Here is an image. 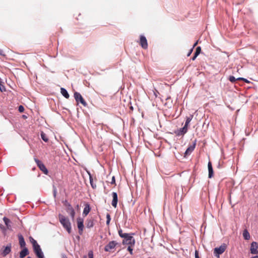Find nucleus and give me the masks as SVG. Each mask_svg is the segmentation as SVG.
I'll return each instance as SVG.
<instances>
[{
    "label": "nucleus",
    "mask_w": 258,
    "mask_h": 258,
    "mask_svg": "<svg viewBox=\"0 0 258 258\" xmlns=\"http://www.w3.org/2000/svg\"><path fill=\"white\" fill-rule=\"evenodd\" d=\"M118 234L120 237L123 238L122 244L134 246L135 244V239L133 235L134 233H123L121 229L118 230Z\"/></svg>",
    "instance_id": "f257e3e1"
},
{
    "label": "nucleus",
    "mask_w": 258,
    "mask_h": 258,
    "mask_svg": "<svg viewBox=\"0 0 258 258\" xmlns=\"http://www.w3.org/2000/svg\"><path fill=\"white\" fill-rule=\"evenodd\" d=\"M59 222L69 233L71 232V224L69 219L61 214L58 215Z\"/></svg>",
    "instance_id": "f03ea898"
},
{
    "label": "nucleus",
    "mask_w": 258,
    "mask_h": 258,
    "mask_svg": "<svg viewBox=\"0 0 258 258\" xmlns=\"http://www.w3.org/2000/svg\"><path fill=\"white\" fill-rule=\"evenodd\" d=\"M227 248V245L225 244H222L219 247H216L214 249V254L217 257H219V255L222 254Z\"/></svg>",
    "instance_id": "7ed1b4c3"
},
{
    "label": "nucleus",
    "mask_w": 258,
    "mask_h": 258,
    "mask_svg": "<svg viewBox=\"0 0 258 258\" xmlns=\"http://www.w3.org/2000/svg\"><path fill=\"white\" fill-rule=\"evenodd\" d=\"M64 206L66 207L67 212L70 215L72 219L74 220L75 216V211L74 208L67 201L65 202Z\"/></svg>",
    "instance_id": "20e7f679"
},
{
    "label": "nucleus",
    "mask_w": 258,
    "mask_h": 258,
    "mask_svg": "<svg viewBox=\"0 0 258 258\" xmlns=\"http://www.w3.org/2000/svg\"><path fill=\"white\" fill-rule=\"evenodd\" d=\"M74 97L75 98L76 101L79 103L80 102L83 106H87V104L85 100L83 99L82 96L80 93L78 92H75L74 93Z\"/></svg>",
    "instance_id": "39448f33"
},
{
    "label": "nucleus",
    "mask_w": 258,
    "mask_h": 258,
    "mask_svg": "<svg viewBox=\"0 0 258 258\" xmlns=\"http://www.w3.org/2000/svg\"><path fill=\"white\" fill-rule=\"evenodd\" d=\"M34 161H35L36 163L37 164L38 167L39 168V169L45 174H48V170L47 168H46L45 166L44 165V164L39 160H38L37 158H34Z\"/></svg>",
    "instance_id": "423d86ee"
},
{
    "label": "nucleus",
    "mask_w": 258,
    "mask_h": 258,
    "mask_svg": "<svg viewBox=\"0 0 258 258\" xmlns=\"http://www.w3.org/2000/svg\"><path fill=\"white\" fill-rule=\"evenodd\" d=\"M118 244L115 241H110L104 247V250L106 252H110L112 249H114Z\"/></svg>",
    "instance_id": "0eeeda50"
},
{
    "label": "nucleus",
    "mask_w": 258,
    "mask_h": 258,
    "mask_svg": "<svg viewBox=\"0 0 258 258\" xmlns=\"http://www.w3.org/2000/svg\"><path fill=\"white\" fill-rule=\"evenodd\" d=\"M77 226L79 229V233L80 235H82L84 230V220L79 217L77 219Z\"/></svg>",
    "instance_id": "6e6552de"
},
{
    "label": "nucleus",
    "mask_w": 258,
    "mask_h": 258,
    "mask_svg": "<svg viewBox=\"0 0 258 258\" xmlns=\"http://www.w3.org/2000/svg\"><path fill=\"white\" fill-rule=\"evenodd\" d=\"M250 252L253 254H258V243L252 242L250 245Z\"/></svg>",
    "instance_id": "1a4fd4ad"
},
{
    "label": "nucleus",
    "mask_w": 258,
    "mask_h": 258,
    "mask_svg": "<svg viewBox=\"0 0 258 258\" xmlns=\"http://www.w3.org/2000/svg\"><path fill=\"white\" fill-rule=\"evenodd\" d=\"M197 143V140H195L192 144L189 146L184 153V156H186L191 154V153L194 150Z\"/></svg>",
    "instance_id": "9d476101"
},
{
    "label": "nucleus",
    "mask_w": 258,
    "mask_h": 258,
    "mask_svg": "<svg viewBox=\"0 0 258 258\" xmlns=\"http://www.w3.org/2000/svg\"><path fill=\"white\" fill-rule=\"evenodd\" d=\"M140 44L144 49L148 48V43L146 37L143 35L140 36Z\"/></svg>",
    "instance_id": "9b49d317"
},
{
    "label": "nucleus",
    "mask_w": 258,
    "mask_h": 258,
    "mask_svg": "<svg viewBox=\"0 0 258 258\" xmlns=\"http://www.w3.org/2000/svg\"><path fill=\"white\" fill-rule=\"evenodd\" d=\"M34 251L37 256H40L41 255H42L43 253L41 250V249L40 248V246L39 244H37L36 245H35L33 246Z\"/></svg>",
    "instance_id": "f8f14e48"
},
{
    "label": "nucleus",
    "mask_w": 258,
    "mask_h": 258,
    "mask_svg": "<svg viewBox=\"0 0 258 258\" xmlns=\"http://www.w3.org/2000/svg\"><path fill=\"white\" fill-rule=\"evenodd\" d=\"M112 195L113 199L111 203V205L114 208H115L117 207V204L118 202L117 194L116 192H113Z\"/></svg>",
    "instance_id": "ddd939ff"
},
{
    "label": "nucleus",
    "mask_w": 258,
    "mask_h": 258,
    "mask_svg": "<svg viewBox=\"0 0 258 258\" xmlns=\"http://www.w3.org/2000/svg\"><path fill=\"white\" fill-rule=\"evenodd\" d=\"M188 128L184 126L183 127L180 128L177 132H175L177 136H183L187 133Z\"/></svg>",
    "instance_id": "4468645a"
},
{
    "label": "nucleus",
    "mask_w": 258,
    "mask_h": 258,
    "mask_svg": "<svg viewBox=\"0 0 258 258\" xmlns=\"http://www.w3.org/2000/svg\"><path fill=\"white\" fill-rule=\"evenodd\" d=\"M11 251V245L10 244L5 247L4 249L2 251L1 254L3 256H6L8 255Z\"/></svg>",
    "instance_id": "2eb2a0df"
},
{
    "label": "nucleus",
    "mask_w": 258,
    "mask_h": 258,
    "mask_svg": "<svg viewBox=\"0 0 258 258\" xmlns=\"http://www.w3.org/2000/svg\"><path fill=\"white\" fill-rule=\"evenodd\" d=\"M208 170H209L208 176H209V178H211L213 176L214 171H213V167H212V163L210 161H209L208 162Z\"/></svg>",
    "instance_id": "dca6fc26"
},
{
    "label": "nucleus",
    "mask_w": 258,
    "mask_h": 258,
    "mask_svg": "<svg viewBox=\"0 0 258 258\" xmlns=\"http://www.w3.org/2000/svg\"><path fill=\"white\" fill-rule=\"evenodd\" d=\"M19 244L21 248L26 247V243L23 236L22 235H19L18 236Z\"/></svg>",
    "instance_id": "f3484780"
},
{
    "label": "nucleus",
    "mask_w": 258,
    "mask_h": 258,
    "mask_svg": "<svg viewBox=\"0 0 258 258\" xmlns=\"http://www.w3.org/2000/svg\"><path fill=\"white\" fill-rule=\"evenodd\" d=\"M29 254V251L27 248L24 247L20 252V257L24 258Z\"/></svg>",
    "instance_id": "a211bd4d"
},
{
    "label": "nucleus",
    "mask_w": 258,
    "mask_h": 258,
    "mask_svg": "<svg viewBox=\"0 0 258 258\" xmlns=\"http://www.w3.org/2000/svg\"><path fill=\"white\" fill-rule=\"evenodd\" d=\"M90 210H91V208L90 207L89 205L88 204H86L85 205V208L84 209L83 214L85 216H86L89 214V213L90 212Z\"/></svg>",
    "instance_id": "6ab92c4d"
},
{
    "label": "nucleus",
    "mask_w": 258,
    "mask_h": 258,
    "mask_svg": "<svg viewBox=\"0 0 258 258\" xmlns=\"http://www.w3.org/2000/svg\"><path fill=\"white\" fill-rule=\"evenodd\" d=\"M86 227L88 228H90L94 226V221L92 219H87L86 222Z\"/></svg>",
    "instance_id": "aec40b11"
},
{
    "label": "nucleus",
    "mask_w": 258,
    "mask_h": 258,
    "mask_svg": "<svg viewBox=\"0 0 258 258\" xmlns=\"http://www.w3.org/2000/svg\"><path fill=\"white\" fill-rule=\"evenodd\" d=\"M192 118H193V115H191V114H190L189 116H187L186 117V120H185V124H184L185 126H186L187 128L188 127L189 123L191 121V120H192Z\"/></svg>",
    "instance_id": "412c9836"
},
{
    "label": "nucleus",
    "mask_w": 258,
    "mask_h": 258,
    "mask_svg": "<svg viewBox=\"0 0 258 258\" xmlns=\"http://www.w3.org/2000/svg\"><path fill=\"white\" fill-rule=\"evenodd\" d=\"M60 92L61 93V94L67 99H69V98L70 97V95L69 94V93H68L67 91L66 90V89H65L64 88H61L60 89Z\"/></svg>",
    "instance_id": "4be33fe9"
},
{
    "label": "nucleus",
    "mask_w": 258,
    "mask_h": 258,
    "mask_svg": "<svg viewBox=\"0 0 258 258\" xmlns=\"http://www.w3.org/2000/svg\"><path fill=\"white\" fill-rule=\"evenodd\" d=\"M242 235L244 239L249 240L250 239V234L246 229L243 230Z\"/></svg>",
    "instance_id": "5701e85b"
},
{
    "label": "nucleus",
    "mask_w": 258,
    "mask_h": 258,
    "mask_svg": "<svg viewBox=\"0 0 258 258\" xmlns=\"http://www.w3.org/2000/svg\"><path fill=\"white\" fill-rule=\"evenodd\" d=\"M3 220L5 222V224H6L7 228L8 229H9L11 227V225H10V223H11V221L8 219L7 218V217H4L3 218Z\"/></svg>",
    "instance_id": "b1692460"
},
{
    "label": "nucleus",
    "mask_w": 258,
    "mask_h": 258,
    "mask_svg": "<svg viewBox=\"0 0 258 258\" xmlns=\"http://www.w3.org/2000/svg\"><path fill=\"white\" fill-rule=\"evenodd\" d=\"M41 137L45 142H47L48 141V136L43 132L41 133Z\"/></svg>",
    "instance_id": "393cba45"
},
{
    "label": "nucleus",
    "mask_w": 258,
    "mask_h": 258,
    "mask_svg": "<svg viewBox=\"0 0 258 258\" xmlns=\"http://www.w3.org/2000/svg\"><path fill=\"white\" fill-rule=\"evenodd\" d=\"M30 241L31 243H32L33 246L36 245L38 244L34 238H33L32 237H30Z\"/></svg>",
    "instance_id": "a878e982"
},
{
    "label": "nucleus",
    "mask_w": 258,
    "mask_h": 258,
    "mask_svg": "<svg viewBox=\"0 0 258 258\" xmlns=\"http://www.w3.org/2000/svg\"><path fill=\"white\" fill-rule=\"evenodd\" d=\"M0 90L1 92L6 91L5 87L4 85L3 84V82L1 79H0Z\"/></svg>",
    "instance_id": "bb28decb"
},
{
    "label": "nucleus",
    "mask_w": 258,
    "mask_h": 258,
    "mask_svg": "<svg viewBox=\"0 0 258 258\" xmlns=\"http://www.w3.org/2000/svg\"><path fill=\"white\" fill-rule=\"evenodd\" d=\"M90 182L92 188H95L96 187V185L95 184H94V182H93L92 177L91 176H90Z\"/></svg>",
    "instance_id": "cd10ccee"
},
{
    "label": "nucleus",
    "mask_w": 258,
    "mask_h": 258,
    "mask_svg": "<svg viewBox=\"0 0 258 258\" xmlns=\"http://www.w3.org/2000/svg\"><path fill=\"white\" fill-rule=\"evenodd\" d=\"M106 218H107V221H106V224L107 225H109V223H110V221L111 220V218H110V216L109 214H107V215H106Z\"/></svg>",
    "instance_id": "c85d7f7f"
},
{
    "label": "nucleus",
    "mask_w": 258,
    "mask_h": 258,
    "mask_svg": "<svg viewBox=\"0 0 258 258\" xmlns=\"http://www.w3.org/2000/svg\"><path fill=\"white\" fill-rule=\"evenodd\" d=\"M229 80L232 82V83H234L236 81V80H237V79H236L235 78V77L233 76H230L229 78Z\"/></svg>",
    "instance_id": "c756f323"
},
{
    "label": "nucleus",
    "mask_w": 258,
    "mask_h": 258,
    "mask_svg": "<svg viewBox=\"0 0 258 258\" xmlns=\"http://www.w3.org/2000/svg\"><path fill=\"white\" fill-rule=\"evenodd\" d=\"M133 246L129 245L127 247V250L130 252L131 254H133V249L132 248V247Z\"/></svg>",
    "instance_id": "7c9ffc66"
},
{
    "label": "nucleus",
    "mask_w": 258,
    "mask_h": 258,
    "mask_svg": "<svg viewBox=\"0 0 258 258\" xmlns=\"http://www.w3.org/2000/svg\"><path fill=\"white\" fill-rule=\"evenodd\" d=\"M237 80H242V81H243L244 82L247 83H249V81H248L247 79H244L243 78H238L237 79Z\"/></svg>",
    "instance_id": "2f4dec72"
},
{
    "label": "nucleus",
    "mask_w": 258,
    "mask_h": 258,
    "mask_svg": "<svg viewBox=\"0 0 258 258\" xmlns=\"http://www.w3.org/2000/svg\"><path fill=\"white\" fill-rule=\"evenodd\" d=\"M18 110L20 112H23L24 111V107L22 105H20L19 106Z\"/></svg>",
    "instance_id": "473e14b6"
},
{
    "label": "nucleus",
    "mask_w": 258,
    "mask_h": 258,
    "mask_svg": "<svg viewBox=\"0 0 258 258\" xmlns=\"http://www.w3.org/2000/svg\"><path fill=\"white\" fill-rule=\"evenodd\" d=\"M88 257L89 258H93V253L92 251H90L88 252Z\"/></svg>",
    "instance_id": "72a5a7b5"
},
{
    "label": "nucleus",
    "mask_w": 258,
    "mask_h": 258,
    "mask_svg": "<svg viewBox=\"0 0 258 258\" xmlns=\"http://www.w3.org/2000/svg\"><path fill=\"white\" fill-rule=\"evenodd\" d=\"M110 183H111V184H115V179L114 176H113L112 177L111 181Z\"/></svg>",
    "instance_id": "f704fd0d"
},
{
    "label": "nucleus",
    "mask_w": 258,
    "mask_h": 258,
    "mask_svg": "<svg viewBox=\"0 0 258 258\" xmlns=\"http://www.w3.org/2000/svg\"><path fill=\"white\" fill-rule=\"evenodd\" d=\"M196 51L198 52L199 53H200L201 51V48L200 46H198L196 48Z\"/></svg>",
    "instance_id": "c9c22d12"
},
{
    "label": "nucleus",
    "mask_w": 258,
    "mask_h": 258,
    "mask_svg": "<svg viewBox=\"0 0 258 258\" xmlns=\"http://www.w3.org/2000/svg\"><path fill=\"white\" fill-rule=\"evenodd\" d=\"M195 258H200L199 256V252L198 250L195 251Z\"/></svg>",
    "instance_id": "e433bc0d"
},
{
    "label": "nucleus",
    "mask_w": 258,
    "mask_h": 258,
    "mask_svg": "<svg viewBox=\"0 0 258 258\" xmlns=\"http://www.w3.org/2000/svg\"><path fill=\"white\" fill-rule=\"evenodd\" d=\"M195 258H200L199 256V252L198 250L195 251Z\"/></svg>",
    "instance_id": "4c0bfd02"
},
{
    "label": "nucleus",
    "mask_w": 258,
    "mask_h": 258,
    "mask_svg": "<svg viewBox=\"0 0 258 258\" xmlns=\"http://www.w3.org/2000/svg\"><path fill=\"white\" fill-rule=\"evenodd\" d=\"M192 50H193V48H192L191 49H190L189 51L188 52V54H187V56H189L191 53H192Z\"/></svg>",
    "instance_id": "58836bf2"
},
{
    "label": "nucleus",
    "mask_w": 258,
    "mask_h": 258,
    "mask_svg": "<svg viewBox=\"0 0 258 258\" xmlns=\"http://www.w3.org/2000/svg\"><path fill=\"white\" fill-rule=\"evenodd\" d=\"M200 53H199L198 52H195V54H194V55L196 57H197L198 56V55Z\"/></svg>",
    "instance_id": "ea45409f"
},
{
    "label": "nucleus",
    "mask_w": 258,
    "mask_h": 258,
    "mask_svg": "<svg viewBox=\"0 0 258 258\" xmlns=\"http://www.w3.org/2000/svg\"><path fill=\"white\" fill-rule=\"evenodd\" d=\"M200 53H199L198 52H195V54H194V55L196 57H197L198 56V55Z\"/></svg>",
    "instance_id": "a19ab883"
},
{
    "label": "nucleus",
    "mask_w": 258,
    "mask_h": 258,
    "mask_svg": "<svg viewBox=\"0 0 258 258\" xmlns=\"http://www.w3.org/2000/svg\"><path fill=\"white\" fill-rule=\"evenodd\" d=\"M197 58L196 56H195V55L193 56V57L191 58V59L192 60H195L196 59V58Z\"/></svg>",
    "instance_id": "79ce46f5"
},
{
    "label": "nucleus",
    "mask_w": 258,
    "mask_h": 258,
    "mask_svg": "<svg viewBox=\"0 0 258 258\" xmlns=\"http://www.w3.org/2000/svg\"><path fill=\"white\" fill-rule=\"evenodd\" d=\"M38 258H44L43 254L42 255H41L40 256H37Z\"/></svg>",
    "instance_id": "37998d69"
},
{
    "label": "nucleus",
    "mask_w": 258,
    "mask_h": 258,
    "mask_svg": "<svg viewBox=\"0 0 258 258\" xmlns=\"http://www.w3.org/2000/svg\"><path fill=\"white\" fill-rule=\"evenodd\" d=\"M197 44H198V42H196L194 44V46H193L192 48H194V47H195L197 45Z\"/></svg>",
    "instance_id": "c03bdc74"
},
{
    "label": "nucleus",
    "mask_w": 258,
    "mask_h": 258,
    "mask_svg": "<svg viewBox=\"0 0 258 258\" xmlns=\"http://www.w3.org/2000/svg\"><path fill=\"white\" fill-rule=\"evenodd\" d=\"M3 51L0 49V55H2L3 54Z\"/></svg>",
    "instance_id": "a18cd8bd"
},
{
    "label": "nucleus",
    "mask_w": 258,
    "mask_h": 258,
    "mask_svg": "<svg viewBox=\"0 0 258 258\" xmlns=\"http://www.w3.org/2000/svg\"><path fill=\"white\" fill-rule=\"evenodd\" d=\"M251 258H258V255L251 257Z\"/></svg>",
    "instance_id": "49530a36"
},
{
    "label": "nucleus",
    "mask_w": 258,
    "mask_h": 258,
    "mask_svg": "<svg viewBox=\"0 0 258 258\" xmlns=\"http://www.w3.org/2000/svg\"><path fill=\"white\" fill-rule=\"evenodd\" d=\"M54 197H55V196H56V190L55 189L54 190Z\"/></svg>",
    "instance_id": "de8ad7c7"
},
{
    "label": "nucleus",
    "mask_w": 258,
    "mask_h": 258,
    "mask_svg": "<svg viewBox=\"0 0 258 258\" xmlns=\"http://www.w3.org/2000/svg\"><path fill=\"white\" fill-rule=\"evenodd\" d=\"M0 228H1V229H4V226H2V225H0Z\"/></svg>",
    "instance_id": "09e8293b"
},
{
    "label": "nucleus",
    "mask_w": 258,
    "mask_h": 258,
    "mask_svg": "<svg viewBox=\"0 0 258 258\" xmlns=\"http://www.w3.org/2000/svg\"><path fill=\"white\" fill-rule=\"evenodd\" d=\"M83 258H87V256L85 255L84 256Z\"/></svg>",
    "instance_id": "8fccbe9b"
},
{
    "label": "nucleus",
    "mask_w": 258,
    "mask_h": 258,
    "mask_svg": "<svg viewBox=\"0 0 258 258\" xmlns=\"http://www.w3.org/2000/svg\"><path fill=\"white\" fill-rule=\"evenodd\" d=\"M169 99H170V97L167 98L166 100Z\"/></svg>",
    "instance_id": "3c124183"
},
{
    "label": "nucleus",
    "mask_w": 258,
    "mask_h": 258,
    "mask_svg": "<svg viewBox=\"0 0 258 258\" xmlns=\"http://www.w3.org/2000/svg\"><path fill=\"white\" fill-rule=\"evenodd\" d=\"M27 258H31L30 257H28Z\"/></svg>",
    "instance_id": "603ef678"
}]
</instances>
